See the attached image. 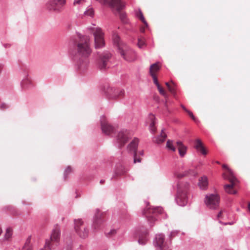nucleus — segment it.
Returning a JSON list of instances; mask_svg holds the SVG:
<instances>
[{"label": "nucleus", "instance_id": "nucleus-1", "mask_svg": "<svg viewBox=\"0 0 250 250\" xmlns=\"http://www.w3.org/2000/svg\"><path fill=\"white\" fill-rule=\"evenodd\" d=\"M78 39L75 41L76 50L70 52L76 68L84 71L88 65V58L92 53L88 36L78 34Z\"/></svg>", "mask_w": 250, "mask_h": 250}, {"label": "nucleus", "instance_id": "nucleus-2", "mask_svg": "<svg viewBox=\"0 0 250 250\" xmlns=\"http://www.w3.org/2000/svg\"><path fill=\"white\" fill-rule=\"evenodd\" d=\"M113 41L116 43L119 53L125 61L132 62L135 60V52L126 43L121 42L117 35L113 36Z\"/></svg>", "mask_w": 250, "mask_h": 250}, {"label": "nucleus", "instance_id": "nucleus-3", "mask_svg": "<svg viewBox=\"0 0 250 250\" xmlns=\"http://www.w3.org/2000/svg\"><path fill=\"white\" fill-rule=\"evenodd\" d=\"M188 189L189 184L188 182H179L177 184V191L175 200L179 206H185L187 204Z\"/></svg>", "mask_w": 250, "mask_h": 250}, {"label": "nucleus", "instance_id": "nucleus-4", "mask_svg": "<svg viewBox=\"0 0 250 250\" xmlns=\"http://www.w3.org/2000/svg\"><path fill=\"white\" fill-rule=\"evenodd\" d=\"M163 212V209L161 207H156L150 208L148 207L142 211V214L145 216L150 226H153L154 222L157 220L158 215L162 214Z\"/></svg>", "mask_w": 250, "mask_h": 250}, {"label": "nucleus", "instance_id": "nucleus-5", "mask_svg": "<svg viewBox=\"0 0 250 250\" xmlns=\"http://www.w3.org/2000/svg\"><path fill=\"white\" fill-rule=\"evenodd\" d=\"M223 168L227 169V173L223 174V177L224 179L228 180L231 183L230 184H227L224 186L225 190L229 194H236V191L233 190V188L234 186V182L236 180V178L234 175L233 171L229 169L227 165H223Z\"/></svg>", "mask_w": 250, "mask_h": 250}, {"label": "nucleus", "instance_id": "nucleus-6", "mask_svg": "<svg viewBox=\"0 0 250 250\" xmlns=\"http://www.w3.org/2000/svg\"><path fill=\"white\" fill-rule=\"evenodd\" d=\"M130 135L127 130H120L116 136L114 145L119 148H122L128 141Z\"/></svg>", "mask_w": 250, "mask_h": 250}, {"label": "nucleus", "instance_id": "nucleus-7", "mask_svg": "<svg viewBox=\"0 0 250 250\" xmlns=\"http://www.w3.org/2000/svg\"><path fill=\"white\" fill-rule=\"evenodd\" d=\"M220 197L217 194L207 195L205 198L206 206L210 209H216L219 205Z\"/></svg>", "mask_w": 250, "mask_h": 250}, {"label": "nucleus", "instance_id": "nucleus-8", "mask_svg": "<svg viewBox=\"0 0 250 250\" xmlns=\"http://www.w3.org/2000/svg\"><path fill=\"white\" fill-rule=\"evenodd\" d=\"M66 0H50L46 4V8L49 11H60L65 5Z\"/></svg>", "mask_w": 250, "mask_h": 250}, {"label": "nucleus", "instance_id": "nucleus-9", "mask_svg": "<svg viewBox=\"0 0 250 250\" xmlns=\"http://www.w3.org/2000/svg\"><path fill=\"white\" fill-rule=\"evenodd\" d=\"M74 228L76 232L81 238H85L88 236V231L81 219L74 220Z\"/></svg>", "mask_w": 250, "mask_h": 250}, {"label": "nucleus", "instance_id": "nucleus-10", "mask_svg": "<svg viewBox=\"0 0 250 250\" xmlns=\"http://www.w3.org/2000/svg\"><path fill=\"white\" fill-rule=\"evenodd\" d=\"M95 48H100L104 45V33L100 28H96L93 30Z\"/></svg>", "mask_w": 250, "mask_h": 250}, {"label": "nucleus", "instance_id": "nucleus-11", "mask_svg": "<svg viewBox=\"0 0 250 250\" xmlns=\"http://www.w3.org/2000/svg\"><path fill=\"white\" fill-rule=\"evenodd\" d=\"M153 245L160 250H169V246L165 242V235L163 234L156 235L153 240Z\"/></svg>", "mask_w": 250, "mask_h": 250}, {"label": "nucleus", "instance_id": "nucleus-12", "mask_svg": "<svg viewBox=\"0 0 250 250\" xmlns=\"http://www.w3.org/2000/svg\"><path fill=\"white\" fill-rule=\"evenodd\" d=\"M125 91L123 89H116L113 87H107L105 94L110 99H116L124 95Z\"/></svg>", "mask_w": 250, "mask_h": 250}, {"label": "nucleus", "instance_id": "nucleus-13", "mask_svg": "<svg viewBox=\"0 0 250 250\" xmlns=\"http://www.w3.org/2000/svg\"><path fill=\"white\" fill-rule=\"evenodd\" d=\"M111 56V54L108 52H104L100 57L98 62L99 68L101 70H104L107 67V63Z\"/></svg>", "mask_w": 250, "mask_h": 250}, {"label": "nucleus", "instance_id": "nucleus-14", "mask_svg": "<svg viewBox=\"0 0 250 250\" xmlns=\"http://www.w3.org/2000/svg\"><path fill=\"white\" fill-rule=\"evenodd\" d=\"M101 129L103 133L106 135H110L114 131V127L109 125L106 121L104 116L103 115L101 117Z\"/></svg>", "mask_w": 250, "mask_h": 250}, {"label": "nucleus", "instance_id": "nucleus-15", "mask_svg": "<svg viewBox=\"0 0 250 250\" xmlns=\"http://www.w3.org/2000/svg\"><path fill=\"white\" fill-rule=\"evenodd\" d=\"M103 213H100V210L97 209L93 218L92 228L95 229H99L101 227L104 220L102 218Z\"/></svg>", "mask_w": 250, "mask_h": 250}, {"label": "nucleus", "instance_id": "nucleus-16", "mask_svg": "<svg viewBox=\"0 0 250 250\" xmlns=\"http://www.w3.org/2000/svg\"><path fill=\"white\" fill-rule=\"evenodd\" d=\"M105 3H108L111 7H115L117 11L120 12L125 7L121 0H104Z\"/></svg>", "mask_w": 250, "mask_h": 250}, {"label": "nucleus", "instance_id": "nucleus-17", "mask_svg": "<svg viewBox=\"0 0 250 250\" xmlns=\"http://www.w3.org/2000/svg\"><path fill=\"white\" fill-rule=\"evenodd\" d=\"M174 174L175 176H176L177 178H180L185 176L195 177L197 175V173L194 169H189L187 170H185L182 173H179L178 172L176 171L175 172Z\"/></svg>", "mask_w": 250, "mask_h": 250}, {"label": "nucleus", "instance_id": "nucleus-18", "mask_svg": "<svg viewBox=\"0 0 250 250\" xmlns=\"http://www.w3.org/2000/svg\"><path fill=\"white\" fill-rule=\"evenodd\" d=\"M139 140L135 138L127 146V150L129 153H136L138 148Z\"/></svg>", "mask_w": 250, "mask_h": 250}, {"label": "nucleus", "instance_id": "nucleus-19", "mask_svg": "<svg viewBox=\"0 0 250 250\" xmlns=\"http://www.w3.org/2000/svg\"><path fill=\"white\" fill-rule=\"evenodd\" d=\"M164 130L162 129L161 134L156 136L154 137L153 138V142L157 144H161L163 143L166 138L167 137V135L164 132Z\"/></svg>", "mask_w": 250, "mask_h": 250}, {"label": "nucleus", "instance_id": "nucleus-20", "mask_svg": "<svg viewBox=\"0 0 250 250\" xmlns=\"http://www.w3.org/2000/svg\"><path fill=\"white\" fill-rule=\"evenodd\" d=\"M28 73L24 71L23 78L21 81V84L22 88H28L31 84V81L28 77Z\"/></svg>", "mask_w": 250, "mask_h": 250}, {"label": "nucleus", "instance_id": "nucleus-21", "mask_svg": "<svg viewBox=\"0 0 250 250\" xmlns=\"http://www.w3.org/2000/svg\"><path fill=\"white\" fill-rule=\"evenodd\" d=\"M208 183L207 177L206 176H203L199 179L198 185L200 189L202 190H205L208 187Z\"/></svg>", "mask_w": 250, "mask_h": 250}, {"label": "nucleus", "instance_id": "nucleus-22", "mask_svg": "<svg viewBox=\"0 0 250 250\" xmlns=\"http://www.w3.org/2000/svg\"><path fill=\"white\" fill-rule=\"evenodd\" d=\"M194 147L198 152H201L203 155H205L207 154V152L200 139L196 140Z\"/></svg>", "mask_w": 250, "mask_h": 250}, {"label": "nucleus", "instance_id": "nucleus-23", "mask_svg": "<svg viewBox=\"0 0 250 250\" xmlns=\"http://www.w3.org/2000/svg\"><path fill=\"white\" fill-rule=\"evenodd\" d=\"M148 240V233L146 231L144 234H142L139 236L138 243L139 244L144 245Z\"/></svg>", "mask_w": 250, "mask_h": 250}, {"label": "nucleus", "instance_id": "nucleus-24", "mask_svg": "<svg viewBox=\"0 0 250 250\" xmlns=\"http://www.w3.org/2000/svg\"><path fill=\"white\" fill-rule=\"evenodd\" d=\"M149 119L151 121L149 126V130L152 134H154L156 131V128L154 126L155 124V116L154 115L150 114L149 115Z\"/></svg>", "mask_w": 250, "mask_h": 250}, {"label": "nucleus", "instance_id": "nucleus-25", "mask_svg": "<svg viewBox=\"0 0 250 250\" xmlns=\"http://www.w3.org/2000/svg\"><path fill=\"white\" fill-rule=\"evenodd\" d=\"M60 231L59 229L56 228L52 230L51 235V240L52 241H55L57 242L60 239Z\"/></svg>", "mask_w": 250, "mask_h": 250}, {"label": "nucleus", "instance_id": "nucleus-26", "mask_svg": "<svg viewBox=\"0 0 250 250\" xmlns=\"http://www.w3.org/2000/svg\"><path fill=\"white\" fill-rule=\"evenodd\" d=\"M127 171V169L126 167L122 165H120L117 167L115 171V174L117 175L121 176L125 174Z\"/></svg>", "mask_w": 250, "mask_h": 250}, {"label": "nucleus", "instance_id": "nucleus-27", "mask_svg": "<svg viewBox=\"0 0 250 250\" xmlns=\"http://www.w3.org/2000/svg\"><path fill=\"white\" fill-rule=\"evenodd\" d=\"M158 64H159V62H156V63H153L150 65V68H149L150 74H155L154 73L155 72H157L158 70H159L160 66H159Z\"/></svg>", "mask_w": 250, "mask_h": 250}, {"label": "nucleus", "instance_id": "nucleus-28", "mask_svg": "<svg viewBox=\"0 0 250 250\" xmlns=\"http://www.w3.org/2000/svg\"><path fill=\"white\" fill-rule=\"evenodd\" d=\"M136 16L139 18L146 27L148 26V24L143 16L142 12L140 9H139L138 11L136 13Z\"/></svg>", "mask_w": 250, "mask_h": 250}, {"label": "nucleus", "instance_id": "nucleus-29", "mask_svg": "<svg viewBox=\"0 0 250 250\" xmlns=\"http://www.w3.org/2000/svg\"><path fill=\"white\" fill-rule=\"evenodd\" d=\"M31 236H29L26 239L25 244L22 250H32V247L30 245L31 242Z\"/></svg>", "mask_w": 250, "mask_h": 250}, {"label": "nucleus", "instance_id": "nucleus-30", "mask_svg": "<svg viewBox=\"0 0 250 250\" xmlns=\"http://www.w3.org/2000/svg\"><path fill=\"white\" fill-rule=\"evenodd\" d=\"M166 147L169 150H171L174 152L176 150L175 146H173V141L168 140L166 144Z\"/></svg>", "mask_w": 250, "mask_h": 250}, {"label": "nucleus", "instance_id": "nucleus-31", "mask_svg": "<svg viewBox=\"0 0 250 250\" xmlns=\"http://www.w3.org/2000/svg\"><path fill=\"white\" fill-rule=\"evenodd\" d=\"M187 147L185 146H182L181 147H178V151L180 156L183 157L186 153Z\"/></svg>", "mask_w": 250, "mask_h": 250}, {"label": "nucleus", "instance_id": "nucleus-32", "mask_svg": "<svg viewBox=\"0 0 250 250\" xmlns=\"http://www.w3.org/2000/svg\"><path fill=\"white\" fill-rule=\"evenodd\" d=\"M12 233V229L10 228H7L6 232L4 234V238L6 240H8L11 237Z\"/></svg>", "mask_w": 250, "mask_h": 250}, {"label": "nucleus", "instance_id": "nucleus-33", "mask_svg": "<svg viewBox=\"0 0 250 250\" xmlns=\"http://www.w3.org/2000/svg\"><path fill=\"white\" fill-rule=\"evenodd\" d=\"M85 16L93 17L94 15V10L92 7H88V9L84 12Z\"/></svg>", "mask_w": 250, "mask_h": 250}, {"label": "nucleus", "instance_id": "nucleus-34", "mask_svg": "<svg viewBox=\"0 0 250 250\" xmlns=\"http://www.w3.org/2000/svg\"><path fill=\"white\" fill-rule=\"evenodd\" d=\"M72 171V169L70 166H68L65 169L63 173V178L66 179L67 177V175L69 174Z\"/></svg>", "mask_w": 250, "mask_h": 250}, {"label": "nucleus", "instance_id": "nucleus-35", "mask_svg": "<svg viewBox=\"0 0 250 250\" xmlns=\"http://www.w3.org/2000/svg\"><path fill=\"white\" fill-rule=\"evenodd\" d=\"M85 3V0H74L73 2L74 5H83Z\"/></svg>", "mask_w": 250, "mask_h": 250}, {"label": "nucleus", "instance_id": "nucleus-36", "mask_svg": "<svg viewBox=\"0 0 250 250\" xmlns=\"http://www.w3.org/2000/svg\"><path fill=\"white\" fill-rule=\"evenodd\" d=\"M157 88L160 92V93L165 96V97H167V94L165 92V91L163 89V88L161 86V85L159 84L158 85V86H157Z\"/></svg>", "mask_w": 250, "mask_h": 250}, {"label": "nucleus", "instance_id": "nucleus-37", "mask_svg": "<svg viewBox=\"0 0 250 250\" xmlns=\"http://www.w3.org/2000/svg\"><path fill=\"white\" fill-rule=\"evenodd\" d=\"M41 250H51L50 241H46L44 248L43 249H42Z\"/></svg>", "mask_w": 250, "mask_h": 250}, {"label": "nucleus", "instance_id": "nucleus-38", "mask_svg": "<svg viewBox=\"0 0 250 250\" xmlns=\"http://www.w3.org/2000/svg\"><path fill=\"white\" fill-rule=\"evenodd\" d=\"M151 77H152L153 78V82L154 83V84L156 85V86H158V85H159V83L158 81V79L157 78V77L155 75V74H150Z\"/></svg>", "mask_w": 250, "mask_h": 250}, {"label": "nucleus", "instance_id": "nucleus-39", "mask_svg": "<svg viewBox=\"0 0 250 250\" xmlns=\"http://www.w3.org/2000/svg\"><path fill=\"white\" fill-rule=\"evenodd\" d=\"M134 163H140L141 161V159L140 157H137V153L133 154Z\"/></svg>", "mask_w": 250, "mask_h": 250}, {"label": "nucleus", "instance_id": "nucleus-40", "mask_svg": "<svg viewBox=\"0 0 250 250\" xmlns=\"http://www.w3.org/2000/svg\"><path fill=\"white\" fill-rule=\"evenodd\" d=\"M187 113L195 122L197 123L198 122V120L194 117L193 113L190 111L188 110Z\"/></svg>", "mask_w": 250, "mask_h": 250}, {"label": "nucleus", "instance_id": "nucleus-41", "mask_svg": "<svg viewBox=\"0 0 250 250\" xmlns=\"http://www.w3.org/2000/svg\"><path fill=\"white\" fill-rule=\"evenodd\" d=\"M145 45V42L141 39H138V45L139 48H142Z\"/></svg>", "mask_w": 250, "mask_h": 250}, {"label": "nucleus", "instance_id": "nucleus-42", "mask_svg": "<svg viewBox=\"0 0 250 250\" xmlns=\"http://www.w3.org/2000/svg\"><path fill=\"white\" fill-rule=\"evenodd\" d=\"M178 233V231L177 230H173L172 231L169 235V237L170 239L172 238L173 237H174L175 236L177 235Z\"/></svg>", "mask_w": 250, "mask_h": 250}, {"label": "nucleus", "instance_id": "nucleus-43", "mask_svg": "<svg viewBox=\"0 0 250 250\" xmlns=\"http://www.w3.org/2000/svg\"><path fill=\"white\" fill-rule=\"evenodd\" d=\"M116 233V230L115 229H112L109 232L106 233V235L107 237H109L110 235H113Z\"/></svg>", "mask_w": 250, "mask_h": 250}, {"label": "nucleus", "instance_id": "nucleus-44", "mask_svg": "<svg viewBox=\"0 0 250 250\" xmlns=\"http://www.w3.org/2000/svg\"><path fill=\"white\" fill-rule=\"evenodd\" d=\"M169 91L172 94L175 93V89L174 86H170L168 88Z\"/></svg>", "mask_w": 250, "mask_h": 250}, {"label": "nucleus", "instance_id": "nucleus-45", "mask_svg": "<svg viewBox=\"0 0 250 250\" xmlns=\"http://www.w3.org/2000/svg\"><path fill=\"white\" fill-rule=\"evenodd\" d=\"M8 107V106L5 103H2L0 105V108L2 109H5Z\"/></svg>", "mask_w": 250, "mask_h": 250}, {"label": "nucleus", "instance_id": "nucleus-46", "mask_svg": "<svg viewBox=\"0 0 250 250\" xmlns=\"http://www.w3.org/2000/svg\"><path fill=\"white\" fill-rule=\"evenodd\" d=\"M176 144H177V146H179V147H181V146H184L182 142L181 141H177L176 142Z\"/></svg>", "mask_w": 250, "mask_h": 250}, {"label": "nucleus", "instance_id": "nucleus-47", "mask_svg": "<svg viewBox=\"0 0 250 250\" xmlns=\"http://www.w3.org/2000/svg\"><path fill=\"white\" fill-rule=\"evenodd\" d=\"M223 212V211L222 210H221L218 214L217 215V218H220L221 217V215H222V213Z\"/></svg>", "mask_w": 250, "mask_h": 250}, {"label": "nucleus", "instance_id": "nucleus-48", "mask_svg": "<svg viewBox=\"0 0 250 250\" xmlns=\"http://www.w3.org/2000/svg\"><path fill=\"white\" fill-rule=\"evenodd\" d=\"M120 18L122 21H124V19L125 18V15L122 14L120 16Z\"/></svg>", "mask_w": 250, "mask_h": 250}, {"label": "nucleus", "instance_id": "nucleus-49", "mask_svg": "<svg viewBox=\"0 0 250 250\" xmlns=\"http://www.w3.org/2000/svg\"><path fill=\"white\" fill-rule=\"evenodd\" d=\"M181 107L186 112H188V109H187L185 106H184L183 105H181Z\"/></svg>", "mask_w": 250, "mask_h": 250}, {"label": "nucleus", "instance_id": "nucleus-50", "mask_svg": "<svg viewBox=\"0 0 250 250\" xmlns=\"http://www.w3.org/2000/svg\"><path fill=\"white\" fill-rule=\"evenodd\" d=\"M233 224V223H231V222H228V223H224V225H232Z\"/></svg>", "mask_w": 250, "mask_h": 250}, {"label": "nucleus", "instance_id": "nucleus-51", "mask_svg": "<svg viewBox=\"0 0 250 250\" xmlns=\"http://www.w3.org/2000/svg\"><path fill=\"white\" fill-rule=\"evenodd\" d=\"M166 85L167 86V88H168L169 87H170L171 85L169 84L167 82L166 83Z\"/></svg>", "mask_w": 250, "mask_h": 250}, {"label": "nucleus", "instance_id": "nucleus-52", "mask_svg": "<svg viewBox=\"0 0 250 250\" xmlns=\"http://www.w3.org/2000/svg\"><path fill=\"white\" fill-rule=\"evenodd\" d=\"M105 181L104 180H101L100 181V183L101 184H103L104 183Z\"/></svg>", "mask_w": 250, "mask_h": 250}, {"label": "nucleus", "instance_id": "nucleus-53", "mask_svg": "<svg viewBox=\"0 0 250 250\" xmlns=\"http://www.w3.org/2000/svg\"><path fill=\"white\" fill-rule=\"evenodd\" d=\"M3 65L1 64H0V73L1 71V70L2 69Z\"/></svg>", "mask_w": 250, "mask_h": 250}, {"label": "nucleus", "instance_id": "nucleus-54", "mask_svg": "<svg viewBox=\"0 0 250 250\" xmlns=\"http://www.w3.org/2000/svg\"><path fill=\"white\" fill-rule=\"evenodd\" d=\"M140 155L143 156L144 155V151H140Z\"/></svg>", "mask_w": 250, "mask_h": 250}, {"label": "nucleus", "instance_id": "nucleus-55", "mask_svg": "<svg viewBox=\"0 0 250 250\" xmlns=\"http://www.w3.org/2000/svg\"><path fill=\"white\" fill-rule=\"evenodd\" d=\"M248 209L249 211H250V203L248 204Z\"/></svg>", "mask_w": 250, "mask_h": 250}, {"label": "nucleus", "instance_id": "nucleus-56", "mask_svg": "<svg viewBox=\"0 0 250 250\" xmlns=\"http://www.w3.org/2000/svg\"><path fill=\"white\" fill-rule=\"evenodd\" d=\"M2 232V229H1V227H0V235L1 234Z\"/></svg>", "mask_w": 250, "mask_h": 250}, {"label": "nucleus", "instance_id": "nucleus-57", "mask_svg": "<svg viewBox=\"0 0 250 250\" xmlns=\"http://www.w3.org/2000/svg\"><path fill=\"white\" fill-rule=\"evenodd\" d=\"M219 223L220 224H223V225H224V223L222 222L221 221H219Z\"/></svg>", "mask_w": 250, "mask_h": 250}]
</instances>
